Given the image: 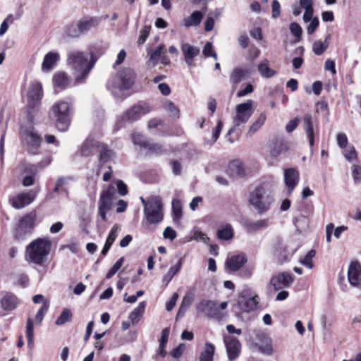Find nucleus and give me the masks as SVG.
<instances>
[{
	"mask_svg": "<svg viewBox=\"0 0 361 361\" xmlns=\"http://www.w3.org/2000/svg\"><path fill=\"white\" fill-rule=\"evenodd\" d=\"M163 235L165 238L173 240L176 237V232L172 228L168 226L164 229Z\"/></svg>",
	"mask_w": 361,
	"mask_h": 361,
	"instance_id": "nucleus-63",
	"label": "nucleus"
},
{
	"mask_svg": "<svg viewBox=\"0 0 361 361\" xmlns=\"http://www.w3.org/2000/svg\"><path fill=\"white\" fill-rule=\"evenodd\" d=\"M259 350L265 355H271L273 353L271 339L267 335L262 334L259 336Z\"/></svg>",
	"mask_w": 361,
	"mask_h": 361,
	"instance_id": "nucleus-25",
	"label": "nucleus"
},
{
	"mask_svg": "<svg viewBox=\"0 0 361 361\" xmlns=\"http://www.w3.org/2000/svg\"><path fill=\"white\" fill-rule=\"evenodd\" d=\"M73 314L69 309H64L56 320V324L61 326L65 323L71 321Z\"/></svg>",
	"mask_w": 361,
	"mask_h": 361,
	"instance_id": "nucleus-42",
	"label": "nucleus"
},
{
	"mask_svg": "<svg viewBox=\"0 0 361 361\" xmlns=\"http://www.w3.org/2000/svg\"><path fill=\"white\" fill-rule=\"evenodd\" d=\"M344 156L349 162L355 160L357 159V152L355 147L353 146L349 147V148L345 152Z\"/></svg>",
	"mask_w": 361,
	"mask_h": 361,
	"instance_id": "nucleus-57",
	"label": "nucleus"
},
{
	"mask_svg": "<svg viewBox=\"0 0 361 361\" xmlns=\"http://www.w3.org/2000/svg\"><path fill=\"white\" fill-rule=\"evenodd\" d=\"M51 243L47 238H37L32 240L26 247L25 259L26 262L42 266L50 253Z\"/></svg>",
	"mask_w": 361,
	"mask_h": 361,
	"instance_id": "nucleus-3",
	"label": "nucleus"
},
{
	"mask_svg": "<svg viewBox=\"0 0 361 361\" xmlns=\"http://www.w3.org/2000/svg\"><path fill=\"white\" fill-rule=\"evenodd\" d=\"M316 252L314 250H310L303 257L300 259L301 264L305 267L312 269L314 267L313 258L315 257Z\"/></svg>",
	"mask_w": 361,
	"mask_h": 361,
	"instance_id": "nucleus-39",
	"label": "nucleus"
},
{
	"mask_svg": "<svg viewBox=\"0 0 361 361\" xmlns=\"http://www.w3.org/2000/svg\"><path fill=\"white\" fill-rule=\"evenodd\" d=\"M132 140L135 145H139L145 149L147 147V141H146L141 134L135 133L132 135Z\"/></svg>",
	"mask_w": 361,
	"mask_h": 361,
	"instance_id": "nucleus-53",
	"label": "nucleus"
},
{
	"mask_svg": "<svg viewBox=\"0 0 361 361\" xmlns=\"http://www.w3.org/2000/svg\"><path fill=\"white\" fill-rule=\"evenodd\" d=\"M172 171L175 176H178L181 173L182 171V166L180 163L176 160H173L170 162Z\"/></svg>",
	"mask_w": 361,
	"mask_h": 361,
	"instance_id": "nucleus-62",
	"label": "nucleus"
},
{
	"mask_svg": "<svg viewBox=\"0 0 361 361\" xmlns=\"http://www.w3.org/2000/svg\"><path fill=\"white\" fill-rule=\"evenodd\" d=\"M49 309V303L48 302H44L40 309L38 310L35 319L38 324H40L42 321L43 320L44 316L46 314Z\"/></svg>",
	"mask_w": 361,
	"mask_h": 361,
	"instance_id": "nucleus-54",
	"label": "nucleus"
},
{
	"mask_svg": "<svg viewBox=\"0 0 361 361\" xmlns=\"http://www.w3.org/2000/svg\"><path fill=\"white\" fill-rule=\"evenodd\" d=\"M121 230V227L118 224H116L114 226V227L112 228V229L111 230L108 237H107V239L106 240V243L102 250V254L103 255H106V253L108 252L109 250L110 249L111 245L113 244V243L114 242V240H116V238H117L118 236V233L119 232V231Z\"/></svg>",
	"mask_w": 361,
	"mask_h": 361,
	"instance_id": "nucleus-30",
	"label": "nucleus"
},
{
	"mask_svg": "<svg viewBox=\"0 0 361 361\" xmlns=\"http://www.w3.org/2000/svg\"><path fill=\"white\" fill-rule=\"evenodd\" d=\"M198 312H202L211 318L220 319L221 313L216 302L213 300H203L196 305Z\"/></svg>",
	"mask_w": 361,
	"mask_h": 361,
	"instance_id": "nucleus-12",
	"label": "nucleus"
},
{
	"mask_svg": "<svg viewBox=\"0 0 361 361\" xmlns=\"http://www.w3.org/2000/svg\"><path fill=\"white\" fill-rule=\"evenodd\" d=\"M353 176L355 182L361 180V166L358 165H353Z\"/></svg>",
	"mask_w": 361,
	"mask_h": 361,
	"instance_id": "nucleus-64",
	"label": "nucleus"
},
{
	"mask_svg": "<svg viewBox=\"0 0 361 361\" xmlns=\"http://www.w3.org/2000/svg\"><path fill=\"white\" fill-rule=\"evenodd\" d=\"M42 95V85L38 82H33L30 85L27 92V107L30 114L38 108Z\"/></svg>",
	"mask_w": 361,
	"mask_h": 361,
	"instance_id": "nucleus-10",
	"label": "nucleus"
},
{
	"mask_svg": "<svg viewBox=\"0 0 361 361\" xmlns=\"http://www.w3.org/2000/svg\"><path fill=\"white\" fill-rule=\"evenodd\" d=\"M26 140L29 145H31L34 147L39 146L42 139L40 136L34 131H30L27 133Z\"/></svg>",
	"mask_w": 361,
	"mask_h": 361,
	"instance_id": "nucleus-44",
	"label": "nucleus"
},
{
	"mask_svg": "<svg viewBox=\"0 0 361 361\" xmlns=\"http://www.w3.org/2000/svg\"><path fill=\"white\" fill-rule=\"evenodd\" d=\"M266 119V114L264 112L261 113L257 119L250 126V129L247 133V135L252 136L254 133H255L262 126Z\"/></svg>",
	"mask_w": 361,
	"mask_h": 361,
	"instance_id": "nucleus-35",
	"label": "nucleus"
},
{
	"mask_svg": "<svg viewBox=\"0 0 361 361\" xmlns=\"http://www.w3.org/2000/svg\"><path fill=\"white\" fill-rule=\"evenodd\" d=\"M246 262L245 255L241 253L228 258L226 262V265L231 271H235L239 270Z\"/></svg>",
	"mask_w": 361,
	"mask_h": 361,
	"instance_id": "nucleus-22",
	"label": "nucleus"
},
{
	"mask_svg": "<svg viewBox=\"0 0 361 361\" xmlns=\"http://www.w3.org/2000/svg\"><path fill=\"white\" fill-rule=\"evenodd\" d=\"M37 217V213L35 210L23 216L15 230L14 238L18 240H21L30 234L34 228Z\"/></svg>",
	"mask_w": 361,
	"mask_h": 361,
	"instance_id": "nucleus-8",
	"label": "nucleus"
},
{
	"mask_svg": "<svg viewBox=\"0 0 361 361\" xmlns=\"http://www.w3.org/2000/svg\"><path fill=\"white\" fill-rule=\"evenodd\" d=\"M246 73H247V71H245L240 68H235L231 75V81L234 84L239 83L243 80Z\"/></svg>",
	"mask_w": 361,
	"mask_h": 361,
	"instance_id": "nucleus-45",
	"label": "nucleus"
},
{
	"mask_svg": "<svg viewBox=\"0 0 361 361\" xmlns=\"http://www.w3.org/2000/svg\"><path fill=\"white\" fill-rule=\"evenodd\" d=\"M146 149V154H160L163 152L162 146L157 143H150L147 142V147H145Z\"/></svg>",
	"mask_w": 361,
	"mask_h": 361,
	"instance_id": "nucleus-43",
	"label": "nucleus"
},
{
	"mask_svg": "<svg viewBox=\"0 0 361 361\" xmlns=\"http://www.w3.org/2000/svg\"><path fill=\"white\" fill-rule=\"evenodd\" d=\"M182 265V260L180 259L176 265L171 267L168 273L164 276L163 281L168 284L173 276L180 271Z\"/></svg>",
	"mask_w": 361,
	"mask_h": 361,
	"instance_id": "nucleus-40",
	"label": "nucleus"
},
{
	"mask_svg": "<svg viewBox=\"0 0 361 361\" xmlns=\"http://www.w3.org/2000/svg\"><path fill=\"white\" fill-rule=\"evenodd\" d=\"M37 193L33 190L23 191L10 199V203L15 209H20L30 204L35 199Z\"/></svg>",
	"mask_w": 361,
	"mask_h": 361,
	"instance_id": "nucleus-11",
	"label": "nucleus"
},
{
	"mask_svg": "<svg viewBox=\"0 0 361 361\" xmlns=\"http://www.w3.org/2000/svg\"><path fill=\"white\" fill-rule=\"evenodd\" d=\"M165 109L170 113L172 116L178 117L179 111L177 106L171 102L167 101L164 104Z\"/></svg>",
	"mask_w": 361,
	"mask_h": 361,
	"instance_id": "nucleus-55",
	"label": "nucleus"
},
{
	"mask_svg": "<svg viewBox=\"0 0 361 361\" xmlns=\"http://www.w3.org/2000/svg\"><path fill=\"white\" fill-rule=\"evenodd\" d=\"M228 359L233 360L237 358L240 352V343L239 341L233 336H226L224 338Z\"/></svg>",
	"mask_w": 361,
	"mask_h": 361,
	"instance_id": "nucleus-17",
	"label": "nucleus"
},
{
	"mask_svg": "<svg viewBox=\"0 0 361 361\" xmlns=\"http://www.w3.org/2000/svg\"><path fill=\"white\" fill-rule=\"evenodd\" d=\"M249 201L259 213H263L269 210L274 202L273 193L267 185H260L250 193Z\"/></svg>",
	"mask_w": 361,
	"mask_h": 361,
	"instance_id": "nucleus-4",
	"label": "nucleus"
},
{
	"mask_svg": "<svg viewBox=\"0 0 361 361\" xmlns=\"http://www.w3.org/2000/svg\"><path fill=\"white\" fill-rule=\"evenodd\" d=\"M181 51L187 65L189 67L194 66V59L200 54V49L188 43H184L181 45Z\"/></svg>",
	"mask_w": 361,
	"mask_h": 361,
	"instance_id": "nucleus-20",
	"label": "nucleus"
},
{
	"mask_svg": "<svg viewBox=\"0 0 361 361\" xmlns=\"http://www.w3.org/2000/svg\"><path fill=\"white\" fill-rule=\"evenodd\" d=\"M299 180V172L294 168H289L284 171V181L288 188V193L290 195Z\"/></svg>",
	"mask_w": 361,
	"mask_h": 361,
	"instance_id": "nucleus-19",
	"label": "nucleus"
},
{
	"mask_svg": "<svg viewBox=\"0 0 361 361\" xmlns=\"http://www.w3.org/2000/svg\"><path fill=\"white\" fill-rule=\"evenodd\" d=\"M294 278L292 274L287 272L279 273L271 279L270 283L275 290L289 287L293 282Z\"/></svg>",
	"mask_w": 361,
	"mask_h": 361,
	"instance_id": "nucleus-14",
	"label": "nucleus"
},
{
	"mask_svg": "<svg viewBox=\"0 0 361 361\" xmlns=\"http://www.w3.org/2000/svg\"><path fill=\"white\" fill-rule=\"evenodd\" d=\"M124 262V257H122L118 259L116 263L112 266V267L109 269L107 273L106 278L107 279H111L113 276L116 274V273L120 269Z\"/></svg>",
	"mask_w": 361,
	"mask_h": 361,
	"instance_id": "nucleus-51",
	"label": "nucleus"
},
{
	"mask_svg": "<svg viewBox=\"0 0 361 361\" xmlns=\"http://www.w3.org/2000/svg\"><path fill=\"white\" fill-rule=\"evenodd\" d=\"M257 296L246 297L241 295L238 300V304L243 312L253 310L257 307Z\"/></svg>",
	"mask_w": 361,
	"mask_h": 361,
	"instance_id": "nucleus-23",
	"label": "nucleus"
},
{
	"mask_svg": "<svg viewBox=\"0 0 361 361\" xmlns=\"http://www.w3.org/2000/svg\"><path fill=\"white\" fill-rule=\"evenodd\" d=\"M290 31L291 34L295 37L296 42L300 40V37L302 33V29L298 23H291L290 25Z\"/></svg>",
	"mask_w": 361,
	"mask_h": 361,
	"instance_id": "nucleus-50",
	"label": "nucleus"
},
{
	"mask_svg": "<svg viewBox=\"0 0 361 361\" xmlns=\"http://www.w3.org/2000/svg\"><path fill=\"white\" fill-rule=\"evenodd\" d=\"M146 304L145 302H141L139 303L138 306L135 307L129 314V319L131 321L133 325L136 324L142 317L145 310Z\"/></svg>",
	"mask_w": 361,
	"mask_h": 361,
	"instance_id": "nucleus-33",
	"label": "nucleus"
},
{
	"mask_svg": "<svg viewBox=\"0 0 361 361\" xmlns=\"http://www.w3.org/2000/svg\"><path fill=\"white\" fill-rule=\"evenodd\" d=\"M111 196L112 192L110 189L104 191L101 194L100 200L99 202V213L104 221L106 219V212L111 208Z\"/></svg>",
	"mask_w": 361,
	"mask_h": 361,
	"instance_id": "nucleus-18",
	"label": "nucleus"
},
{
	"mask_svg": "<svg viewBox=\"0 0 361 361\" xmlns=\"http://www.w3.org/2000/svg\"><path fill=\"white\" fill-rule=\"evenodd\" d=\"M281 14V5L277 0H273L271 2V16L274 18H277Z\"/></svg>",
	"mask_w": 361,
	"mask_h": 361,
	"instance_id": "nucleus-56",
	"label": "nucleus"
},
{
	"mask_svg": "<svg viewBox=\"0 0 361 361\" xmlns=\"http://www.w3.org/2000/svg\"><path fill=\"white\" fill-rule=\"evenodd\" d=\"M144 214L149 224H158L164 218L163 204L159 197H149V202L144 208Z\"/></svg>",
	"mask_w": 361,
	"mask_h": 361,
	"instance_id": "nucleus-5",
	"label": "nucleus"
},
{
	"mask_svg": "<svg viewBox=\"0 0 361 361\" xmlns=\"http://www.w3.org/2000/svg\"><path fill=\"white\" fill-rule=\"evenodd\" d=\"M202 52L205 57L212 56L214 60L217 59V54L213 49L212 44L209 42L205 44Z\"/></svg>",
	"mask_w": 361,
	"mask_h": 361,
	"instance_id": "nucleus-52",
	"label": "nucleus"
},
{
	"mask_svg": "<svg viewBox=\"0 0 361 361\" xmlns=\"http://www.w3.org/2000/svg\"><path fill=\"white\" fill-rule=\"evenodd\" d=\"M99 146H97L91 137H88L81 147V154L88 157L97 152Z\"/></svg>",
	"mask_w": 361,
	"mask_h": 361,
	"instance_id": "nucleus-31",
	"label": "nucleus"
},
{
	"mask_svg": "<svg viewBox=\"0 0 361 361\" xmlns=\"http://www.w3.org/2000/svg\"><path fill=\"white\" fill-rule=\"evenodd\" d=\"M60 59L59 54L55 51H50L47 53L44 57L42 64V69L43 71L47 72L53 69Z\"/></svg>",
	"mask_w": 361,
	"mask_h": 361,
	"instance_id": "nucleus-24",
	"label": "nucleus"
},
{
	"mask_svg": "<svg viewBox=\"0 0 361 361\" xmlns=\"http://www.w3.org/2000/svg\"><path fill=\"white\" fill-rule=\"evenodd\" d=\"M300 123V119L298 118H295L288 121V123L286 126V130L287 133H292L298 126Z\"/></svg>",
	"mask_w": 361,
	"mask_h": 361,
	"instance_id": "nucleus-59",
	"label": "nucleus"
},
{
	"mask_svg": "<svg viewBox=\"0 0 361 361\" xmlns=\"http://www.w3.org/2000/svg\"><path fill=\"white\" fill-rule=\"evenodd\" d=\"M150 28V26H145L144 28L140 31V35L137 40L139 45L142 44L145 42L149 34Z\"/></svg>",
	"mask_w": 361,
	"mask_h": 361,
	"instance_id": "nucleus-58",
	"label": "nucleus"
},
{
	"mask_svg": "<svg viewBox=\"0 0 361 361\" xmlns=\"http://www.w3.org/2000/svg\"><path fill=\"white\" fill-rule=\"evenodd\" d=\"M288 150L289 146L283 140H276L269 145V155L274 159L278 158L282 153Z\"/></svg>",
	"mask_w": 361,
	"mask_h": 361,
	"instance_id": "nucleus-21",
	"label": "nucleus"
},
{
	"mask_svg": "<svg viewBox=\"0 0 361 361\" xmlns=\"http://www.w3.org/2000/svg\"><path fill=\"white\" fill-rule=\"evenodd\" d=\"M253 111V102L251 100H247L246 102L236 105L235 114L233 118L234 126L228 130L227 136L234 132L235 127L247 123L252 115Z\"/></svg>",
	"mask_w": 361,
	"mask_h": 361,
	"instance_id": "nucleus-6",
	"label": "nucleus"
},
{
	"mask_svg": "<svg viewBox=\"0 0 361 361\" xmlns=\"http://www.w3.org/2000/svg\"><path fill=\"white\" fill-rule=\"evenodd\" d=\"M1 305L5 311H12L17 306V298L13 294L6 293L1 300Z\"/></svg>",
	"mask_w": 361,
	"mask_h": 361,
	"instance_id": "nucleus-26",
	"label": "nucleus"
},
{
	"mask_svg": "<svg viewBox=\"0 0 361 361\" xmlns=\"http://www.w3.org/2000/svg\"><path fill=\"white\" fill-rule=\"evenodd\" d=\"M164 53H166L164 45H159L150 53V56L147 61V65L152 67L155 66L157 64L160 57Z\"/></svg>",
	"mask_w": 361,
	"mask_h": 361,
	"instance_id": "nucleus-32",
	"label": "nucleus"
},
{
	"mask_svg": "<svg viewBox=\"0 0 361 361\" xmlns=\"http://www.w3.org/2000/svg\"><path fill=\"white\" fill-rule=\"evenodd\" d=\"M172 210L173 213V221L178 223L182 216V206L181 203L178 200L172 201Z\"/></svg>",
	"mask_w": 361,
	"mask_h": 361,
	"instance_id": "nucleus-41",
	"label": "nucleus"
},
{
	"mask_svg": "<svg viewBox=\"0 0 361 361\" xmlns=\"http://www.w3.org/2000/svg\"><path fill=\"white\" fill-rule=\"evenodd\" d=\"M37 168L33 165H29L25 168L24 173L26 175L24 176L22 183L25 187H28L34 184L35 178L37 175Z\"/></svg>",
	"mask_w": 361,
	"mask_h": 361,
	"instance_id": "nucleus-27",
	"label": "nucleus"
},
{
	"mask_svg": "<svg viewBox=\"0 0 361 361\" xmlns=\"http://www.w3.org/2000/svg\"><path fill=\"white\" fill-rule=\"evenodd\" d=\"M217 237L224 240H229L233 237V230L230 224H226L217 231Z\"/></svg>",
	"mask_w": 361,
	"mask_h": 361,
	"instance_id": "nucleus-37",
	"label": "nucleus"
},
{
	"mask_svg": "<svg viewBox=\"0 0 361 361\" xmlns=\"http://www.w3.org/2000/svg\"><path fill=\"white\" fill-rule=\"evenodd\" d=\"M319 19L317 17H314L312 18L311 21H310V24L308 25L307 27V32L309 35H312L314 32L315 30L317 28L319 25Z\"/></svg>",
	"mask_w": 361,
	"mask_h": 361,
	"instance_id": "nucleus-60",
	"label": "nucleus"
},
{
	"mask_svg": "<svg viewBox=\"0 0 361 361\" xmlns=\"http://www.w3.org/2000/svg\"><path fill=\"white\" fill-rule=\"evenodd\" d=\"M152 110V106L144 102H140L128 109L121 116V122L126 121L132 123L137 121Z\"/></svg>",
	"mask_w": 361,
	"mask_h": 361,
	"instance_id": "nucleus-9",
	"label": "nucleus"
},
{
	"mask_svg": "<svg viewBox=\"0 0 361 361\" xmlns=\"http://www.w3.org/2000/svg\"><path fill=\"white\" fill-rule=\"evenodd\" d=\"M293 222L297 230L301 231L307 226L309 221L305 216L300 215L294 219Z\"/></svg>",
	"mask_w": 361,
	"mask_h": 361,
	"instance_id": "nucleus-47",
	"label": "nucleus"
},
{
	"mask_svg": "<svg viewBox=\"0 0 361 361\" xmlns=\"http://www.w3.org/2000/svg\"><path fill=\"white\" fill-rule=\"evenodd\" d=\"M336 141L341 148H344L348 145V138L345 133H340L336 136Z\"/></svg>",
	"mask_w": 361,
	"mask_h": 361,
	"instance_id": "nucleus-61",
	"label": "nucleus"
},
{
	"mask_svg": "<svg viewBox=\"0 0 361 361\" xmlns=\"http://www.w3.org/2000/svg\"><path fill=\"white\" fill-rule=\"evenodd\" d=\"M214 345L211 343H206L204 350L200 356V361H212L214 353Z\"/></svg>",
	"mask_w": 361,
	"mask_h": 361,
	"instance_id": "nucleus-38",
	"label": "nucleus"
},
{
	"mask_svg": "<svg viewBox=\"0 0 361 361\" xmlns=\"http://www.w3.org/2000/svg\"><path fill=\"white\" fill-rule=\"evenodd\" d=\"M90 57V59L89 60L87 54L78 50H72L68 53L67 63L75 71L77 81L84 80L93 68L94 61H93L92 54Z\"/></svg>",
	"mask_w": 361,
	"mask_h": 361,
	"instance_id": "nucleus-1",
	"label": "nucleus"
},
{
	"mask_svg": "<svg viewBox=\"0 0 361 361\" xmlns=\"http://www.w3.org/2000/svg\"><path fill=\"white\" fill-rule=\"evenodd\" d=\"M98 20L96 19L81 20L76 25H72L68 28V35L71 37H78L82 33L89 30L91 27L96 26Z\"/></svg>",
	"mask_w": 361,
	"mask_h": 361,
	"instance_id": "nucleus-13",
	"label": "nucleus"
},
{
	"mask_svg": "<svg viewBox=\"0 0 361 361\" xmlns=\"http://www.w3.org/2000/svg\"><path fill=\"white\" fill-rule=\"evenodd\" d=\"M258 71L261 75L264 78H270L276 74V72L270 68L269 66V61L267 59L263 60L258 65Z\"/></svg>",
	"mask_w": 361,
	"mask_h": 361,
	"instance_id": "nucleus-36",
	"label": "nucleus"
},
{
	"mask_svg": "<svg viewBox=\"0 0 361 361\" xmlns=\"http://www.w3.org/2000/svg\"><path fill=\"white\" fill-rule=\"evenodd\" d=\"M328 46V42L324 44L322 41L317 40L313 43L312 49L316 55L320 56L326 50Z\"/></svg>",
	"mask_w": 361,
	"mask_h": 361,
	"instance_id": "nucleus-48",
	"label": "nucleus"
},
{
	"mask_svg": "<svg viewBox=\"0 0 361 361\" xmlns=\"http://www.w3.org/2000/svg\"><path fill=\"white\" fill-rule=\"evenodd\" d=\"M97 152H99V159L103 162L108 161L114 156V152L104 146L99 147Z\"/></svg>",
	"mask_w": 361,
	"mask_h": 361,
	"instance_id": "nucleus-49",
	"label": "nucleus"
},
{
	"mask_svg": "<svg viewBox=\"0 0 361 361\" xmlns=\"http://www.w3.org/2000/svg\"><path fill=\"white\" fill-rule=\"evenodd\" d=\"M51 111L56 118V125L61 131L67 130L70 121V106L66 102H59L54 104L51 107Z\"/></svg>",
	"mask_w": 361,
	"mask_h": 361,
	"instance_id": "nucleus-7",
	"label": "nucleus"
},
{
	"mask_svg": "<svg viewBox=\"0 0 361 361\" xmlns=\"http://www.w3.org/2000/svg\"><path fill=\"white\" fill-rule=\"evenodd\" d=\"M348 279L355 287L361 286V265L357 262H352L348 267Z\"/></svg>",
	"mask_w": 361,
	"mask_h": 361,
	"instance_id": "nucleus-16",
	"label": "nucleus"
},
{
	"mask_svg": "<svg viewBox=\"0 0 361 361\" xmlns=\"http://www.w3.org/2000/svg\"><path fill=\"white\" fill-rule=\"evenodd\" d=\"M54 85L56 88L65 89L70 83L69 78L64 72H56L53 76Z\"/></svg>",
	"mask_w": 361,
	"mask_h": 361,
	"instance_id": "nucleus-29",
	"label": "nucleus"
},
{
	"mask_svg": "<svg viewBox=\"0 0 361 361\" xmlns=\"http://www.w3.org/2000/svg\"><path fill=\"white\" fill-rule=\"evenodd\" d=\"M204 18V14L199 11L192 12L189 16L184 18L183 25L185 27H195L200 25Z\"/></svg>",
	"mask_w": 361,
	"mask_h": 361,
	"instance_id": "nucleus-28",
	"label": "nucleus"
},
{
	"mask_svg": "<svg viewBox=\"0 0 361 361\" xmlns=\"http://www.w3.org/2000/svg\"><path fill=\"white\" fill-rule=\"evenodd\" d=\"M303 128L308 139V142L311 148L314 143V135L318 132V128L314 123L312 116L310 114H306L303 117Z\"/></svg>",
	"mask_w": 361,
	"mask_h": 361,
	"instance_id": "nucleus-15",
	"label": "nucleus"
},
{
	"mask_svg": "<svg viewBox=\"0 0 361 361\" xmlns=\"http://www.w3.org/2000/svg\"><path fill=\"white\" fill-rule=\"evenodd\" d=\"M26 336L27 338V345L30 347L33 344V321L29 317L26 324Z\"/></svg>",
	"mask_w": 361,
	"mask_h": 361,
	"instance_id": "nucleus-46",
	"label": "nucleus"
},
{
	"mask_svg": "<svg viewBox=\"0 0 361 361\" xmlns=\"http://www.w3.org/2000/svg\"><path fill=\"white\" fill-rule=\"evenodd\" d=\"M135 79V73L133 70L125 68L118 71L108 82L107 88L116 98L123 100L126 97L125 92L131 88Z\"/></svg>",
	"mask_w": 361,
	"mask_h": 361,
	"instance_id": "nucleus-2",
	"label": "nucleus"
},
{
	"mask_svg": "<svg viewBox=\"0 0 361 361\" xmlns=\"http://www.w3.org/2000/svg\"><path fill=\"white\" fill-rule=\"evenodd\" d=\"M269 226V219H259L247 223L246 228L248 232H255L266 228Z\"/></svg>",
	"mask_w": 361,
	"mask_h": 361,
	"instance_id": "nucleus-34",
	"label": "nucleus"
}]
</instances>
